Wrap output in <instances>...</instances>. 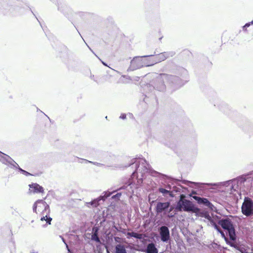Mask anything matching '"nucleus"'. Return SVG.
Segmentation results:
<instances>
[{"mask_svg":"<svg viewBox=\"0 0 253 253\" xmlns=\"http://www.w3.org/2000/svg\"><path fill=\"white\" fill-rule=\"evenodd\" d=\"M245 130L253 135V125L249 124L248 126H246Z\"/></svg>","mask_w":253,"mask_h":253,"instance_id":"34","label":"nucleus"},{"mask_svg":"<svg viewBox=\"0 0 253 253\" xmlns=\"http://www.w3.org/2000/svg\"><path fill=\"white\" fill-rule=\"evenodd\" d=\"M37 111H40V112H42V111H41L38 108H37Z\"/></svg>","mask_w":253,"mask_h":253,"instance_id":"46","label":"nucleus"},{"mask_svg":"<svg viewBox=\"0 0 253 253\" xmlns=\"http://www.w3.org/2000/svg\"><path fill=\"white\" fill-rule=\"evenodd\" d=\"M82 160L84 161L86 163H91L95 166H100L103 165V164H102L101 163H97V162H93L85 160V159H82Z\"/></svg>","mask_w":253,"mask_h":253,"instance_id":"38","label":"nucleus"},{"mask_svg":"<svg viewBox=\"0 0 253 253\" xmlns=\"http://www.w3.org/2000/svg\"><path fill=\"white\" fill-rule=\"evenodd\" d=\"M180 72L182 73V74L183 75H186L187 74V71L186 69H185L183 68H180Z\"/></svg>","mask_w":253,"mask_h":253,"instance_id":"39","label":"nucleus"},{"mask_svg":"<svg viewBox=\"0 0 253 253\" xmlns=\"http://www.w3.org/2000/svg\"><path fill=\"white\" fill-rule=\"evenodd\" d=\"M128 238L133 237L136 239H140V235L137 233L132 232L128 234Z\"/></svg>","mask_w":253,"mask_h":253,"instance_id":"36","label":"nucleus"},{"mask_svg":"<svg viewBox=\"0 0 253 253\" xmlns=\"http://www.w3.org/2000/svg\"><path fill=\"white\" fill-rule=\"evenodd\" d=\"M174 191L175 192H180V189L179 188H178V189L175 190Z\"/></svg>","mask_w":253,"mask_h":253,"instance_id":"43","label":"nucleus"},{"mask_svg":"<svg viewBox=\"0 0 253 253\" xmlns=\"http://www.w3.org/2000/svg\"><path fill=\"white\" fill-rule=\"evenodd\" d=\"M114 192V191H113L112 192H111L109 191H105L97 198L92 200L90 202L86 203V206L88 208L96 207L100 204V202L101 201L104 202L107 198L110 197L112 194V193Z\"/></svg>","mask_w":253,"mask_h":253,"instance_id":"11","label":"nucleus"},{"mask_svg":"<svg viewBox=\"0 0 253 253\" xmlns=\"http://www.w3.org/2000/svg\"><path fill=\"white\" fill-rule=\"evenodd\" d=\"M180 178H181V182L183 184L187 185L190 186H195V187L198 188L199 186L202 184L201 183L199 182H192L186 179H183L182 176H181Z\"/></svg>","mask_w":253,"mask_h":253,"instance_id":"24","label":"nucleus"},{"mask_svg":"<svg viewBox=\"0 0 253 253\" xmlns=\"http://www.w3.org/2000/svg\"><path fill=\"white\" fill-rule=\"evenodd\" d=\"M38 206L39 207V208L42 207L41 202H39L38 200L36 202H35L33 206V210L34 212L37 213V209Z\"/></svg>","mask_w":253,"mask_h":253,"instance_id":"33","label":"nucleus"},{"mask_svg":"<svg viewBox=\"0 0 253 253\" xmlns=\"http://www.w3.org/2000/svg\"><path fill=\"white\" fill-rule=\"evenodd\" d=\"M126 118V115L125 113H122L120 116V119L125 120Z\"/></svg>","mask_w":253,"mask_h":253,"instance_id":"40","label":"nucleus"},{"mask_svg":"<svg viewBox=\"0 0 253 253\" xmlns=\"http://www.w3.org/2000/svg\"><path fill=\"white\" fill-rule=\"evenodd\" d=\"M158 80L159 83H162L163 79H165L167 82L169 83L175 88L183 85L187 82V81H184L178 76L172 75L161 74H160Z\"/></svg>","mask_w":253,"mask_h":253,"instance_id":"7","label":"nucleus"},{"mask_svg":"<svg viewBox=\"0 0 253 253\" xmlns=\"http://www.w3.org/2000/svg\"><path fill=\"white\" fill-rule=\"evenodd\" d=\"M210 223L212 227L221 234L227 245L238 251H240L243 249L236 235V225L231 219L222 218L219 221L218 224L211 220Z\"/></svg>","mask_w":253,"mask_h":253,"instance_id":"1","label":"nucleus"},{"mask_svg":"<svg viewBox=\"0 0 253 253\" xmlns=\"http://www.w3.org/2000/svg\"><path fill=\"white\" fill-rule=\"evenodd\" d=\"M55 1L58 2V4L56 5L58 10L61 12L73 24V18L76 13L73 11L72 9L66 4L64 0H56Z\"/></svg>","mask_w":253,"mask_h":253,"instance_id":"8","label":"nucleus"},{"mask_svg":"<svg viewBox=\"0 0 253 253\" xmlns=\"http://www.w3.org/2000/svg\"><path fill=\"white\" fill-rule=\"evenodd\" d=\"M120 188L118 190L117 193L115 195H113L111 197V199L114 200L115 201H117L120 199V197L122 195L123 193H124V192H119V190H120Z\"/></svg>","mask_w":253,"mask_h":253,"instance_id":"32","label":"nucleus"},{"mask_svg":"<svg viewBox=\"0 0 253 253\" xmlns=\"http://www.w3.org/2000/svg\"><path fill=\"white\" fill-rule=\"evenodd\" d=\"M101 62L103 64V65H104V66H108L107 64L106 63H105V62L101 61Z\"/></svg>","mask_w":253,"mask_h":253,"instance_id":"42","label":"nucleus"},{"mask_svg":"<svg viewBox=\"0 0 253 253\" xmlns=\"http://www.w3.org/2000/svg\"><path fill=\"white\" fill-rule=\"evenodd\" d=\"M129 115H130V117H133V115L131 113H129Z\"/></svg>","mask_w":253,"mask_h":253,"instance_id":"44","label":"nucleus"},{"mask_svg":"<svg viewBox=\"0 0 253 253\" xmlns=\"http://www.w3.org/2000/svg\"><path fill=\"white\" fill-rule=\"evenodd\" d=\"M160 238L161 240L165 243H169L170 240V232L169 228L165 226L160 227Z\"/></svg>","mask_w":253,"mask_h":253,"instance_id":"12","label":"nucleus"},{"mask_svg":"<svg viewBox=\"0 0 253 253\" xmlns=\"http://www.w3.org/2000/svg\"><path fill=\"white\" fill-rule=\"evenodd\" d=\"M38 202H41V208H44V210L42 211H44V213H47V214H49V206L43 200H38Z\"/></svg>","mask_w":253,"mask_h":253,"instance_id":"29","label":"nucleus"},{"mask_svg":"<svg viewBox=\"0 0 253 253\" xmlns=\"http://www.w3.org/2000/svg\"><path fill=\"white\" fill-rule=\"evenodd\" d=\"M219 110L224 112V113H227V110L228 109V105L226 103H225L223 101H221L219 104H217Z\"/></svg>","mask_w":253,"mask_h":253,"instance_id":"31","label":"nucleus"},{"mask_svg":"<svg viewBox=\"0 0 253 253\" xmlns=\"http://www.w3.org/2000/svg\"><path fill=\"white\" fill-rule=\"evenodd\" d=\"M241 212L246 217L253 216V199L248 196H245L241 206Z\"/></svg>","mask_w":253,"mask_h":253,"instance_id":"9","label":"nucleus"},{"mask_svg":"<svg viewBox=\"0 0 253 253\" xmlns=\"http://www.w3.org/2000/svg\"><path fill=\"white\" fill-rule=\"evenodd\" d=\"M59 237L61 239L62 241H63V242L64 243V244L65 245V246H66L67 248H68V245H67V243L65 240V239L63 238V237L61 235H60L59 236Z\"/></svg>","mask_w":253,"mask_h":253,"instance_id":"41","label":"nucleus"},{"mask_svg":"<svg viewBox=\"0 0 253 253\" xmlns=\"http://www.w3.org/2000/svg\"><path fill=\"white\" fill-rule=\"evenodd\" d=\"M160 74L157 75V76L155 78V80L153 82V84L152 85L153 88L159 91H163L166 89V85L165 84V82H166L165 79H163V81L162 83H159L158 81V78H159Z\"/></svg>","mask_w":253,"mask_h":253,"instance_id":"14","label":"nucleus"},{"mask_svg":"<svg viewBox=\"0 0 253 253\" xmlns=\"http://www.w3.org/2000/svg\"><path fill=\"white\" fill-rule=\"evenodd\" d=\"M26 3L27 4H25V3H22V5H19V7L18 8H16L15 7V9H14L13 10V12L15 13L16 12V15L19 14L20 13L19 10L21 9V7L23 6V4H25L30 9V10L31 11V12L33 14V15L35 16V17L37 18V20H38V21L39 23H40V21H39V20H38V18H37L36 17V16H35V15L34 14V12L32 11V10L31 9V8L29 7V6L28 5V3L27 2V1L26 0ZM13 16H16V15H13L12 14H11Z\"/></svg>","mask_w":253,"mask_h":253,"instance_id":"26","label":"nucleus"},{"mask_svg":"<svg viewBox=\"0 0 253 253\" xmlns=\"http://www.w3.org/2000/svg\"><path fill=\"white\" fill-rule=\"evenodd\" d=\"M251 25H253V20L250 22L246 23L245 25L242 27L243 30L246 31L247 28L249 27Z\"/></svg>","mask_w":253,"mask_h":253,"instance_id":"37","label":"nucleus"},{"mask_svg":"<svg viewBox=\"0 0 253 253\" xmlns=\"http://www.w3.org/2000/svg\"><path fill=\"white\" fill-rule=\"evenodd\" d=\"M145 159L144 158H135L131 160V162L128 165L125 166V168L131 167V166L135 164V170L133 171L131 175V178L132 179L131 182H128L126 183L122 187L120 188V189L124 190V193L126 194L127 196H129L134 193V190L141 186L142 183V181L144 178L140 179L141 174L137 170V168H139L141 170L143 169L142 166H141L142 160Z\"/></svg>","mask_w":253,"mask_h":253,"instance_id":"3","label":"nucleus"},{"mask_svg":"<svg viewBox=\"0 0 253 253\" xmlns=\"http://www.w3.org/2000/svg\"><path fill=\"white\" fill-rule=\"evenodd\" d=\"M29 186L31 192L34 193H42L44 191L43 188L37 183H32Z\"/></svg>","mask_w":253,"mask_h":253,"instance_id":"17","label":"nucleus"},{"mask_svg":"<svg viewBox=\"0 0 253 253\" xmlns=\"http://www.w3.org/2000/svg\"><path fill=\"white\" fill-rule=\"evenodd\" d=\"M158 191L160 193H162L164 197L166 198L174 197L173 190H170L169 189L165 188L163 186H160L159 187Z\"/></svg>","mask_w":253,"mask_h":253,"instance_id":"18","label":"nucleus"},{"mask_svg":"<svg viewBox=\"0 0 253 253\" xmlns=\"http://www.w3.org/2000/svg\"><path fill=\"white\" fill-rule=\"evenodd\" d=\"M26 3L27 4H25V3H22V5H19V7L18 8H16L15 7V9H14L13 10V12L15 13L16 12V15L19 14L20 13L19 10L21 9V7L23 6V4H25L30 9V10L31 11V12L33 14V15L35 16V17L37 18V20H38V21L39 23H40V21H39V20H38V18H37L36 17V16H35V15L34 14V12L32 11V10L31 9V8L29 7V6L28 5V3L27 2V1L26 0ZM13 16H16V15H13L12 14H11Z\"/></svg>","mask_w":253,"mask_h":253,"instance_id":"27","label":"nucleus"},{"mask_svg":"<svg viewBox=\"0 0 253 253\" xmlns=\"http://www.w3.org/2000/svg\"><path fill=\"white\" fill-rule=\"evenodd\" d=\"M89 158H92L94 160H101L103 158L105 153L101 150H95L93 149H88Z\"/></svg>","mask_w":253,"mask_h":253,"instance_id":"15","label":"nucleus"},{"mask_svg":"<svg viewBox=\"0 0 253 253\" xmlns=\"http://www.w3.org/2000/svg\"><path fill=\"white\" fill-rule=\"evenodd\" d=\"M153 55H154L153 57H154L155 64L164 61L166 59L164 52L157 54L156 52L155 51Z\"/></svg>","mask_w":253,"mask_h":253,"instance_id":"19","label":"nucleus"},{"mask_svg":"<svg viewBox=\"0 0 253 253\" xmlns=\"http://www.w3.org/2000/svg\"><path fill=\"white\" fill-rule=\"evenodd\" d=\"M26 3L27 4H25V3H22V5H19V7L18 8H16L15 7V9H14L13 10V12L15 13L16 12V15L19 14L20 13L19 10L21 9V7L23 6V4H25L30 9V10L31 11V12L33 14V15L35 16V17L37 18V20H38V21L39 23H40V21H39V20H38V18H37L36 17V16H35V15L34 14V12L32 11V10L31 9V8L29 7V6L28 5V3L27 2V1L26 0ZM13 16H16V15H13L12 14H11Z\"/></svg>","mask_w":253,"mask_h":253,"instance_id":"28","label":"nucleus"},{"mask_svg":"<svg viewBox=\"0 0 253 253\" xmlns=\"http://www.w3.org/2000/svg\"><path fill=\"white\" fill-rule=\"evenodd\" d=\"M154 210L157 215L161 217H173L177 212V209L169 202H157Z\"/></svg>","mask_w":253,"mask_h":253,"instance_id":"5","label":"nucleus"},{"mask_svg":"<svg viewBox=\"0 0 253 253\" xmlns=\"http://www.w3.org/2000/svg\"><path fill=\"white\" fill-rule=\"evenodd\" d=\"M113 253H127V251L124 245L119 244L115 246Z\"/></svg>","mask_w":253,"mask_h":253,"instance_id":"23","label":"nucleus"},{"mask_svg":"<svg viewBox=\"0 0 253 253\" xmlns=\"http://www.w3.org/2000/svg\"><path fill=\"white\" fill-rule=\"evenodd\" d=\"M146 253H158V250L156 248V245L153 243L148 244L145 248Z\"/></svg>","mask_w":253,"mask_h":253,"instance_id":"21","label":"nucleus"},{"mask_svg":"<svg viewBox=\"0 0 253 253\" xmlns=\"http://www.w3.org/2000/svg\"><path fill=\"white\" fill-rule=\"evenodd\" d=\"M86 237L92 241L95 242L97 243H101L100 238L97 234V231L94 233H87L86 235Z\"/></svg>","mask_w":253,"mask_h":253,"instance_id":"20","label":"nucleus"},{"mask_svg":"<svg viewBox=\"0 0 253 253\" xmlns=\"http://www.w3.org/2000/svg\"><path fill=\"white\" fill-rule=\"evenodd\" d=\"M93 77H94V75H92V77L91 76V79L93 78Z\"/></svg>","mask_w":253,"mask_h":253,"instance_id":"47","label":"nucleus"},{"mask_svg":"<svg viewBox=\"0 0 253 253\" xmlns=\"http://www.w3.org/2000/svg\"><path fill=\"white\" fill-rule=\"evenodd\" d=\"M42 216L41 218V221H45L46 224H50L51 222L52 221V218L50 217L49 214H47V213H44V211H42Z\"/></svg>","mask_w":253,"mask_h":253,"instance_id":"30","label":"nucleus"},{"mask_svg":"<svg viewBox=\"0 0 253 253\" xmlns=\"http://www.w3.org/2000/svg\"><path fill=\"white\" fill-rule=\"evenodd\" d=\"M105 119H107V116L105 117Z\"/></svg>","mask_w":253,"mask_h":253,"instance_id":"49","label":"nucleus"},{"mask_svg":"<svg viewBox=\"0 0 253 253\" xmlns=\"http://www.w3.org/2000/svg\"><path fill=\"white\" fill-rule=\"evenodd\" d=\"M166 59L169 57H172L175 54V52L173 51L164 52Z\"/></svg>","mask_w":253,"mask_h":253,"instance_id":"35","label":"nucleus"},{"mask_svg":"<svg viewBox=\"0 0 253 253\" xmlns=\"http://www.w3.org/2000/svg\"><path fill=\"white\" fill-rule=\"evenodd\" d=\"M0 162L7 166L9 168L17 170L18 172L27 176L34 175L21 168L18 164L9 155L0 151Z\"/></svg>","mask_w":253,"mask_h":253,"instance_id":"6","label":"nucleus"},{"mask_svg":"<svg viewBox=\"0 0 253 253\" xmlns=\"http://www.w3.org/2000/svg\"><path fill=\"white\" fill-rule=\"evenodd\" d=\"M144 67L152 66L155 64L153 57H142Z\"/></svg>","mask_w":253,"mask_h":253,"instance_id":"22","label":"nucleus"},{"mask_svg":"<svg viewBox=\"0 0 253 253\" xmlns=\"http://www.w3.org/2000/svg\"><path fill=\"white\" fill-rule=\"evenodd\" d=\"M129 115H130V117H133V115L131 113H129Z\"/></svg>","mask_w":253,"mask_h":253,"instance_id":"45","label":"nucleus"},{"mask_svg":"<svg viewBox=\"0 0 253 253\" xmlns=\"http://www.w3.org/2000/svg\"><path fill=\"white\" fill-rule=\"evenodd\" d=\"M208 247L212 252L215 253H221L223 250L226 249L225 248L215 242H212L209 245Z\"/></svg>","mask_w":253,"mask_h":253,"instance_id":"16","label":"nucleus"},{"mask_svg":"<svg viewBox=\"0 0 253 253\" xmlns=\"http://www.w3.org/2000/svg\"><path fill=\"white\" fill-rule=\"evenodd\" d=\"M228 182L231 184L230 194L233 195L234 199L237 202L241 198V192L247 193L253 187V171L242 174Z\"/></svg>","mask_w":253,"mask_h":253,"instance_id":"2","label":"nucleus"},{"mask_svg":"<svg viewBox=\"0 0 253 253\" xmlns=\"http://www.w3.org/2000/svg\"><path fill=\"white\" fill-rule=\"evenodd\" d=\"M93 77H94V75H92V77L91 76V79L93 78Z\"/></svg>","mask_w":253,"mask_h":253,"instance_id":"48","label":"nucleus"},{"mask_svg":"<svg viewBox=\"0 0 253 253\" xmlns=\"http://www.w3.org/2000/svg\"><path fill=\"white\" fill-rule=\"evenodd\" d=\"M77 31H78V30H77ZM78 32H79V31H78ZM78 33H79V35H81V33H80L79 32H78Z\"/></svg>","mask_w":253,"mask_h":253,"instance_id":"50","label":"nucleus"},{"mask_svg":"<svg viewBox=\"0 0 253 253\" xmlns=\"http://www.w3.org/2000/svg\"><path fill=\"white\" fill-rule=\"evenodd\" d=\"M26 3L27 4H25V3H22V5H19V7L18 8H16L15 7V9H14L13 10V12L15 13L16 12V15L19 14L20 13L19 10L21 9V7L23 6V4H25L30 9V10L31 11V12L33 14V15L35 16V17L37 18V20H38V21L39 23H40V21H39V20H38V18H37L36 17V16H35V15L34 14V12L32 11V10L31 9V8L29 7V6L28 5V3L27 2V1L26 0ZM13 16H16V15H13L12 14H11Z\"/></svg>","mask_w":253,"mask_h":253,"instance_id":"25","label":"nucleus"},{"mask_svg":"<svg viewBox=\"0 0 253 253\" xmlns=\"http://www.w3.org/2000/svg\"><path fill=\"white\" fill-rule=\"evenodd\" d=\"M141 163V166H142V169H143L141 170L139 167L137 168V170L139 171L141 174L140 179L145 178L146 174L149 173L153 176L159 177L164 179L166 184H164V186H163L165 188L170 190H172V188H174V186L173 187L172 186L174 183L177 184L180 181V180L177 178L163 174L154 170L145 159H142Z\"/></svg>","mask_w":253,"mask_h":253,"instance_id":"4","label":"nucleus"},{"mask_svg":"<svg viewBox=\"0 0 253 253\" xmlns=\"http://www.w3.org/2000/svg\"><path fill=\"white\" fill-rule=\"evenodd\" d=\"M194 199L199 205L207 207L211 210H213L214 208V206L207 198L195 196L194 197Z\"/></svg>","mask_w":253,"mask_h":253,"instance_id":"13","label":"nucleus"},{"mask_svg":"<svg viewBox=\"0 0 253 253\" xmlns=\"http://www.w3.org/2000/svg\"><path fill=\"white\" fill-rule=\"evenodd\" d=\"M154 55L135 56L130 61V65L128 69L129 71H134L144 67L142 57H150Z\"/></svg>","mask_w":253,"mask_h":253,"instance_id":"10","label":"nucleus"}]
</instances>
